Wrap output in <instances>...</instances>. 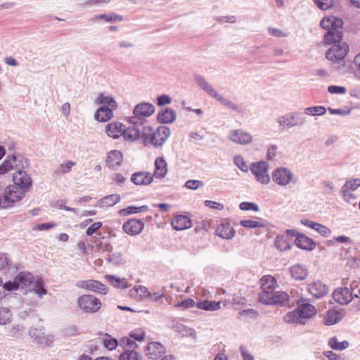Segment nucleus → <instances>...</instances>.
Wrapping results in <instances>:
<instances>
[{"mask_svg": "<svg viewBox=\"0 0 360 360\" xmlns=\"http://www.w3.org/2000/svg\"><path fill=\"white\" fill-rule=\"evenodd\" d=\"M171 134L169 127L161 126L155 131L150 126H143L141 130V139L146 144L150 143L155 147L162 146Z\"/></svg>", "mask_w": 360, "mask_h": 360, "instance_id": "1", "label": "nucleus"}, {"mask_svg": "<svg viewBox=\"0 0 360 360\" xmlns=\"http://www.w3.org/2000/svg\"><path fill=\"white\" fill-rule=\"evenodd\" d=\"M195 83L202 89L209 96L217 99L224 106L239 112L240 107L232 102L231 101L225 98L223 96L218 94L217 91L201 75H195L194 76Z\"/></svg>", "mask_w": 360, "mask_h": 360, "instance_id": "2", "label": "nucleus"}, {"mask_svg": "<svg viewBox=\"0 0 360 360\" xmlns=\"http://www.w3.org/2000/svg\"><path fill=\"white\" fill-rule=\"evenodd\" d=\"M269 168V163L264 160L254 162L250 165V171L252 174L255 181L258 184L264 186H266L271 182Z\"/></svg>", "mask_w": 360, "mask_h": 360, "instance_id": "3", "label": "nucleus"}, {"mask_svg": "<svg viewBox=\"0 0 360 360\" xmlns=\"http://www.w3.org/2000/svg\"><path fill=\"white\" fill-rule=\"evenodd\" d=\"M77 306L79 311L87 314H95L102 306L101 300L90 294H84L77 297Z\"/></svg>", "mask_w": 360, "mask_h": 360, "instance_id": "4", "label": "nucleus"}, {"mask_svg": "<svg viewBox=\"0 0 360 360\" xmlns=\"http://www.w3.org/2000/svg\"><path fill=\"white\" fill-rule=\"evenodd\" d=\"M155 110V106L148 102H141L135 105L133 115L129 117V122L131 124H143L146 118L150 117Z\"/></svg>", "mask_w": 360, "mask_h": 360, "instance_id": "5", "label": "nucleus"}, {"mask_svg": "<svg viewBox=\"0 0 360 360\" xmlns=\"http://www.w3.org/2000/svg\"><path fill=\"white\" fill-rule=\"evenodd\" d=\"M47 294V290L44 285L37 286V288L27 289L23 295L22 301V307H28L30 310L35 308L39 300Z\"/></svg>", "mask_w": 360, "mask_h": 360, "instance_id": "6", "label": "nucleus"}, {"mask_svg": "<svg viewBox=\"0 0 360 360\" xmlns=\"http://www.w3.org/2000/svg\"><path fill=\"white\" fill-rule=\"evenodd\" d=\"M24 191L17 186H8L1 193V208L11 207L24 196Z\"/></svg>", "mask_w": 360, "mask_h": 360, "instance_id": "7", "label": "nucleus"}, {"mask_svg": "<svg viewBox=\"0 0 360 360\" xmlns=\"http://www.w3.org/2000/svg\"><path fill=\"white\" fill-rule=\"evenodd\" d=\"M271 177L275 184L281 187H286L296 182L292 170L285 167L275 168L271 172Z\"/></svg>", "mask_w": 360, "mask_h": 360, "instance_id": "8", "label": "nucleus"}, {"mask_svg": "<svg viewBox=\"0 0 360 360\" xmlns=\"http://www.w3.org/2000/svg\"><path fill=\"white\" fill-rule=\"evenodd\" d=\"M28 335L32 342L40 347H50L53 345L55 337L51 333H46L42 328H31Z\"/></svg>", "mask_w": 360, "mask_h": 360, "instance_id": "9", "label": "nucleus"}, {"mask_svg": "<svg viewBox=\"0 0 360 360\" xmlns=\"http://www.w3.org/2000/svg\"><path fill=\"white\" fill-rule=\"evenodd\" d=\"M305 118L298 112L288 113L277 117L276 123L283 129H288L305 124Z\"/></svg>", "mask_w": 360, "mask_h": 360, "instance_id": "10", "label": "nucleus"}, {"mask_svg": "<svg viewBox=\"0 0 360 360\" xmlns=\"http://www.w3.org/2000/svg\"><path fill=\"white\" fill-rule=\"evenodd\" d=\"M26 161L20 155L8 156L0 165V174H5L10 171L24 169Z\"/></svg>", "mask_w": 360, "mask_h": 360, "instance_id": "11", "label": "nucleus"}, {"mask_svg": "<svg viewBox=\"0 0 360 360\" xmlns=\"http://www.w3.org/2000/svg\"><path fill=\"white\" fill-rule=\"evenodd\" d=\"M229 141L240 146H248L253 142L254 137L251 133L243 129H232L228 135Z\"/></svg>", "mask_w": 360, "mask_h": 360, "instance_id": "12", "label": "nucleus"}, {"mask_svg": "<svg viewBox=\"0 0 360 360\" xmlns=\"http://www.w3.org/2000/svg\"><path fill=\"white\" fill-rule=\"evenodd\" d=\"M17 281L19 283L20 287L34 288H37V286L44 285V282L42 279L38 276H34L30 272L23 271L18 274L17 276Z\"/></svg>", "mask_w": 360, "mask_h": 360, "instance_id": "13", "label": "nucleus"}, {"mask_svg": "<svg viewBox=\"0 0 360 360\" xmlns=\"http://www.w3.org/2000/svg\"><path fill=\"white\" fill-rule=\"evenodd\" d=\"M349 52V46L346 42L333 44L326 52L327 59L332 61L342 60Z\"/></svg>", "mask_w": 360, "mask_h": 360, "instance_id": "14", "label": "nucleus"}, {"mask_svg": "<svg viewBox=\"0 0 360 360\" xmlns=\"http://www.w3.org/2000/svg\"><path fill=\"white\" fill-rule=\"evenodd\" d=\"M357 287L354 284H350L349 287L345 286L337 288L333 293L334 300L340 304H347L353 299V293L352 290Z\"/></svg>", "mask_w": 360, "mask_h": 360, "instance_id": "15", "label": "nucleus"}, {"mask_svg": "<svg viewBox=\"0 0 360 360\" xmlns=\"http://www.w3.org/2000/svg\"><path fill=\"white\" fill-rule=\"evenodd\" d=\"M76 286L86 290L92 291L103 295H106L108 289L105 285L96 280L79 281Z\"/></svg>", "mask_w": 360, "mask_h": 360, "instance_id": "16", "label": "nucleus"}, {"mask_svg": "<svg viewBox=\"0 0 360 360\" xmlns=\"http://www.w3.org/2000/svg\"><path fill=\"white\" fill-rule=\"evenodd\" d=\"M215 234L224 240L232 239L236 231L230 221L227 219H222L215 229Z\"/></svg>", "mask_w": 360, "mask_h": 360, "instance_id": "17", "label": "nucleus"}, {"mask_svg": "<svg viewBox=\"0 0 360 360\" xmlns=\"http://www.w3.org/2000/svg\"><path fill=\"white\" fill-rule=\"evenodd\" d=\"M260 285L262 291L259 295V302L262 301L263 294L269 295L278 287L276 278L271 275L263 276L260 279Z\"/></svg>", "mask_w": 360, "mask_h": 360, "instance_id": "18", "label": "nucleus"}, {"mask_svg": "<svg viewBox=\"0 0 360 360\" xmlns=\"http://www.w3.org/2000/svg\"><path fill=\"white\" fill-rule=\"evenodd\" d=\"M307 292L315 298H321L328 292V286L321 281H314L307 287Z\"/></svg>", "mask_w": 360, "mask_h": 360, "instance_id": "19", "label": "nucleus"}, {"mask_svg": "<svg viewBox=\"0 0 360 360\" xmlns=\"http://www.w3.org/2000/svg\"><path fill=\"white\" fill-rule=\"evenodd\" d=\"M297 310L304 322L312 318L316 314V307L306 300H300L297 302Z\"/></svg>", "mask_w": 360, "mask_h": 360, "instance_id": "20", "label": "nucleus"}, {"mask_svg": "<svg viewBox=\"0 0 360 360\" xmlns=\"http://www.w3.org/2000/svg\"><path fill=\"white\" fill-rule=\"evenodd\" d=\"M288 299V295L286 292L283 291H274L269 295L263 294L262 301L260 302L266 305L278 304L287 301Z\"/></svg>", "mask_w": 360, "mask_h": 360, "instance_id": "21", "label": "nucleus"}, {"mask_svg": "<svg viewBox=\"0 0 360 360\" xmlns=\"http://www.w3.org/2000/svg\"><path fill=\"white\" fill-rule=\"evenodd\" d=\"M144 226L145 224L141 220L131 219L124 223L122 229L127 234L136 236L142 232Z\"/></svg>", "mask_w": 360, "mask_h": 360, "instance_id": "22", "label": "nucleus"}, {"mask_svg": "<svg viewBox=\"0 0 360 360\" xmlns=\"http://www.w3.org/2000/svg\"><path fill=\"white\" fill-rule=\"evenodd\" d=\"M13 180L14 181L13 186H17L24 191L30 188L32 183L31 178L23 169L15 172L13 175Z\"/></svg>", "mask_w": 360, "mask_h": 360, "instance_id": "23", "label": "nucleus"}, {"mask_svg": "<svg viewBox=\"0 0 360 360\" xmlns=\"http://www.w3.org/2000/svg\"><path fill=\"white\" fill-rule=\"evenodd\" d=\"M300 223L302 225L315 231L316 232L319 233L322 237L327 238L330 236L332 233L331 230L327 226L321 224L319 222H316L304 218L300 220Z\"/></svg>", "mask_w": 360, "mask_h": 360, "instance_id": "24", "label": "nucleus"}, {"mask_svg": "<svg viewBox=\"0 0 360 360\" xmlns=\"http://www.w3.org/2000/svg\"><path fill=\"white\" fill-rule=\"evenodd\" d=\"M165 353V348L158 342H149L146 347V355L150 359L158 360Z\"/></svg>", "mask_w": 360, "mask_h": 360, "instance_id": "25", "label": "nucleus"}, {"mask_svg": "<svg viewBox=\"0 0 360 360\" xmlns=\"http://www.w3.org/2000/svg\"><path fill=\"white\" fill-rule=\"evenodd\" d=\"M94 103L110 108L112 110H116L118 108V103L115 98L106 92L100 93L95 98Z\"/></svg>", "mask_w": 360, "mask_h": 360, "instance_id": "26", "label": "nucleus"}, {"mask_svg": "<svg viewBox=\"0 0 360 360\" xmlns=\"http://www.w3.org/2000/svg\"><path fill=\"white\" fill-rule=\"evenodd\" d=\"M123 155L120 150H112L108 153L106 165L112 169H117L122 163Z\"/></svg>", "mask_w": 360, "mask_h": 360, "instance_id": "27", "label": "nucleus"}, {"mask_svg": "<svg viewBox=\"0 0 360 360\" xmlns=\"http://www.w3.org/2000/svg\"><path fill=\"white\" fill-rule=\"evenodd\" d=\"M154 176L148 172H139L134 173L131 178V181L138 186H146L151 184Z\"/></svg>", "mask_w": 360, "mask_h": 360, "instance_id": "28", "label": "nucleus"}, {"mask_svg": "<svg viewBox=\"0 0 360 360\" xmlns=\"http://www.w3.org/2000/svg\"><path fill=\"white\" fill-rule=\"evenodd\" d=\"M124 127V125L121 122H112L105 126V132L109 137L116 139L122 136Z\"/></svg>", "mask_w": 360, "mask_h": 360, "instance_id": "29", "label": "nucleus"}, {"mask_svg": "<svg viewBox=\"0 0 360 360\" xmlns=\"http://www.w3.org/2000/svg\"><path fill=\"white\" fill-rule=\"evenodd\" d=\"M155 171L154 178L162 179L166 176L168 173V166L166 160L162 158L158 157L155 160Z\"/></svg>", "mask_w": 360, "mask_h": 360, "instance_id": "30", "label": "nucleus"}, {"mask_svg": "<svg viewBox=\"0 0 360 360\" xmlns=\"http://www.w3.org/2000/svg\"><path fill=\"white\" fill-rule=\"evenodd\" d=\"M295 244L298 248L308 251H311L316 248L315 241L304 233H301L295 238Z\"/></svg>", "mask_w": 360, "mask_h": 360, "instance_id": "31", "label": "nucleus"}, {"mask_svg": "<svg viewBox=\"0 0 360 360\" xmlns=\"http://www.w3.org/2000/svg\"><path fill=\"white\" fill-rule=\"evenodd\" d=\"M342 25V20L333 15L323 18L320 22L321 27L328 32L333 30V28H341Z\"/></svg>", "mask_w": 360, "mask_h": 360, "instance_id": "32", "label": "nucleus"}, {"mask_svg": "<svg viewBox=\"0 0 360 360\" xmlns=\"http://www.w3.org/2000/svg\"><path fill=\"white\" fill-rule=\"evenodd\" d=\"M122 136L124 139L128 142H134L139 137L141 138V131L138 127V124H132L125 129H123Z\"/></svg>", "mask_w": 360, "mask_h": 360, "instance_id": "33", "label": "nucleus"}, {"mask_svg": "<svg viewBox=\"0 0 360 360\" xmlns=\"http://www.w3.org/2000/svg\"><path fill=\"white\" fill-rule=\"evenodd\" d=\"M172 228L176 231H182L190 229L193 224L191 220L186 216L178 215L171 222Z\"/></svg>", "mask_w": 360, "mask_h": 360, "instance_id": "34", "label": "nucleus"}, {"mask_svg": "<svg viewBox=\"0 0 360 360\" xmlns=\"http://www.w3.org/2000/svg\"><path fill=\"white\" fill-rule=\"evenodd\" d=\"M290 275L292 278L297 281L304 280L308 276V269L303 264H297L290 268Z\"/></svg>", "mask_w": 360, "mask_h": 360, "instance_id": "35", "label": "nucleus"}, {"mask_svg": "<svg viewBox=\"0 0 360 360\" xmlns=\"http://www.w3.org/2000/svg\"><path fill=\"white\" fill-rule=\"evenodd\" d=\"M113 110L110 108L101 106L95 112L94 118L98 122H106L114 117Z\"/></svg>", "mask_w": 360, "mask_h": 360, "instance_id": "36", "label": "nucleus"}, {"mask_svg": "<svg viewBox=\"0 0 360 360\" xmlns=\"http://www.w3.org/2000/svg\"><path fill=\"white\" fill-rule=\"evenodd\" d=\"M176 112L169 108L160 111L157 116L158 120L164 124L172 123L176 120Z\"/></svg>", "mask_w": 360, "mask_h": 360, "instance_id": "37", "label": "nucleus"}, {"mask_svg": "<svg viewBox=\"0 0 360 360\" xmlns=\"http://www.w3.org/2000/svg\"><path fill=\"white\" fill-rule=\"evenodd\" d=\"M104 278L110 285L115 288L127 289L129 287L128 282L124 278H120L115 275H105Z\"/></svg>", "mask_w": 360, "mask_h": 360, "instance_id": "38", "label": "nucleus"}, {"mask_svg": "<svg viewBox=\"0 0 360 360\" xmlns=\"http://www.w3.org/2000/svg\"><path fill=\"white\" fill-rule=\"evenodd\" d=\"M340 28H333V30L328 31L324 37V41L326 44H339L344 42L342 39V33L340 31Z\"/></svg>", "mask_w": 360, "mask_h": 360, "instance_id": "39", "label": "nucleus"}, {"mask_svg": "<svg viewBox=\"0 0 360 360\" xmlns=\"http://www.w3.org/2000/svg\"><path fill=\"white\" fill-rule=\"evenodd\" d=\"M120 200V196L118 194H111L101 198L97 204L99 207H112L119 202Z\"/></svg>", "mask_w": 360, "mask_h": 360, "instance_id": "40", "label": "nucleus"}, {"mask_svg": "<svg viewBox=\"0 0 360 360\" xmlns=\"http://www.w3.org/2000/svg\"><path fill=\"white\" fill-rule=\"evenodd\" d=\"M283 321L286 323L305 324L297 309L288 312L283 316Z\"/></svg>", "mask_w": 360, "mask_h": 360, "instance_id": "41", "label": "nucleus"}, {"mask_svg": "<svg viewBox=\"0 0 360 360\" xmlns=\"http://www.w3.org/2000/svg\"><path fill=\"white\" fill-rule=\"evenodd\" d=\"M342 319V313L335 310H329L324 318V323L327 326H333L340 321Z\"/></svg>", "mask_w": 360, "mask_h": 360, "instance_id": "42", "label": "nucleus"}, {"mask_svg": "<svg viewBox=\"0 0 360 360\" xmlns=\"http://www.w3.org/2000/svg\"><path fill=\"white\" fill-rule=\"evenodd\" d=\"M198 309L205 311H217L221 308V302L204 300L196 304Z\"/></svg>", "mask_w": 360, "mask_h": 360, "instance_id": "43", "label": "nucleus"}, {"mask_svg": "<svg viewBox=\"0 0 360 360\" xmlns=\"http://www.w3.org/2000/svg\"><path fill=\"white\" fill-rule=\"evenodd\" d=\"M328 344L332 349L337 351H342L346 349L349 345L348 341L344 340L342 342H339L338 339L336 337L330 338L328 341Z\"/></svg>", "mask_w": 360, "mask_h": 360, "instance_id": "44", "label": "nucleus"}, {"mask_svg": "<svg viewBox=\"0 0 360 360\" xmlns=\"http://www.w3.org/2000/svg\"><path fill=\"white\" fill-rule=\"evenodd\" d=\"M148 210V207L147 205H142L140 207L129 206L127 208L121 209L119 211V214L120 216H127L131 214L146 212Z\"/></svg>", "mask_w": 360, "mask_h": 360, "instance_id": "45", "label": "nucleus"}, {"mask_svg": "<svg viewBox=\"0 0 360 360\" xmlns=\"http://www.w3.org/2000/svg\"><path fill=\"white\" fill-rule=\"evenodd\" d=\"M129 294L134 297H140L141 299L147 298L149 295L148 288L143 285H136L129 290Z\"/></svg>", "mask_w": 360, "mask_h": 360, "instance_id": "46", "label": "nucleus"}, {"mask_svg": "<svg viewBox=\"0 0 360 360\" xmlns=\"http://www.w3.org/2000/svg\"><path fill=\"white\" fill-rule=\"evenodd\" d=\"M107 248L109 251V253L106 257L108 262L115 266L120 264L122 262V254L117 252H112V248L110 246H107Z\"/></svg>", "mask_w": 360, "mask_h": 360, "instance_id": "47", "label": "nucleus"}, {"mask_svg": "<svg viewBox=\"0 0 360 360\" xmlns=\"http://www.w3.org/2000/svg\"><path fill=\"white\" fill-rule=\"evenodd\" d=\"M93 20L97 22L101 20H103L105 22H120L122 21L123 18L122 16L115 13H110L96 15L93 18Z\"/></svg>", "mask_w": 360, "mask_h": 360, "instance_id": "48", "label": "nucleus"}, {"mask_svg": "<svg viewBox=\"0 0 360 360\" xmlns=\"http://www.w3.org/2000/svg\"><path fill=\"white\" fill-rule=\"evenodd\" d=\"M13 314L7 307H0V325L4 326L12 322Z\"/></svg>", "mask_w": 360, "mask_h": 360, "instance_id": "49", "label": "nucleus"}, {"mask_svg": "<svg viewBox=\"0 0 360 360\" xmlns=\"http://www.w3.org/2000/svg\"><path fill=\"white\" fill-rule=\"evenodd\" d=\"M326 108L323 106H311L304 108V112L309 116H322L326 113Z\"/></svg>", "mask_w": 360, "mask_h": 360, "instance_id": "50", "label": "nucleus"}, {"mask_svg": "<svg viewBox=\"0 0 360 360\" xmlns=\"http://www.w3.org/2000/svg\"><path fill=\"white\" fill-rule=\"evenodd\" d=\"M275 247L280 251H286L290 249L291 246L283 236H278L274 240Z\"/></svg>", "mask_w": 360, "mask_h": 360, "instance_id": "51", "label": "nucleus"}, {"mask_svg": "<svg viewBox=\"0 0 360 360\" xmlns=\"http://www.w3.org/2000/svg\"><path fill=\"white\" fill-rule=\"evenodd\" d=\"M103 343V346L110 351L115 349L119 345L117 340L108 334L104 335Z\"/></svg>", "mask_w": 360, "mask_h": 360, "instance_id": "52", "label": "nucleus"}, {"mask_svg": "<svg viewBox=\"0 0 360 360\" xmlns=\"http://www.w3.org/2000/svg\"><path fill=\"white\" fill-rule=\"evenodd\" d=\"M234 165L243 172H248L250 170V166L240 155H236L233 158Z\"/></svg>", "mask_w": 360, "mask_h": 360, "instance_id": "53", "label": "nucleus"}, {"mask_svg": "<svg viewBox=\"0 0 360 360\" xmlns=\"http://www.w3.org/2000/svg\"><path fill=\"white\" fill-rule=\"evenodd\" d=\"M278 155V147L276 144H269L266 147V159L274 161Z\"/></svg>", "mask_w": 360, "mask_h": 360, "instance_id": "54", "label": "nucleus"}, {"mask_svg": "<svg viewBox=\"0 0 360 360\" xmlns=\"http://www.w3.org/2000/svg\"><path fill=\"white\" fill-rule=\"evenodd\" d=\"M352 191L349 190L348 188L344 187L343 186L341 187V195L343 198V200L349 203V204H353L355 200L356 199V196L355 194H354Z\"/></svg>", "mask_w": 360, "mask_h": 360, "instance_id": "55", "label": "nucleus"}, {"mask_svg": "<svg viewBox=\"0 0 360 360\" xmlns=\"http://www.w3.org/2000/svg\"><path fill=\"white\" fill-rule=\"evenodd\" d=\"M25 330V327L21 324H13L8 330V335L12 338H19L21 333Z\"/></svg>", "mask_w": 360, "mask_h": 360, "instance_id": "56", "label": "nucleus"}, {"mask_svg": "<svg viewBox=\"0 0 360 360\" xmlns=\"http://www.w3.org/2000/svg\"><path fill=\"white\" fill-rule=\"evenodd\" d=\"M315 5L322 11H326L335 4V0H314Z\"/></svg>", "mask_w": 360, "mask_h": 360, "instance_id": "57", "label": "nucleus"}, {"mask_svg": "<svg viewBox=\"0 0 360 360\" xmlns=\"http://www.w3.org/2000/svg\"><path fill=\"white\" fill-rule=\"evenodd\" d=\"M195 305V301L193 299L188 298L174 304V307L176 309L185 310L191 309Z\"/></svg>", "mask_w": 360, "mask_h": 360, "instance_id": "58", "label": "nucleus"}, {"mask_svg": "<svg viewBox=\"0 0 360 360\" xmlns=\"http://www.w3.org/2000/svg\"><path fill=\"white\" fill-rule=\"evenodd\" d=\"M120 360H139V354L134 350L126 349L120 354Z\"/></svg>", "mask_w": 360, "mask_h": 360, "instance_id": "59", "label": "nucleus"}, {"mask_svg": "<svg viewBox=\"0 0 360 360\" xmlns=\"http://www.w3.org/2000/svg\"><path fill=\"white\" fill-rule=\"evenodd\" d=\"M240 224L245 227L249 229H255L259 227H264V224L259 221L251 220V219H244L240 221Z\"/></svg>", "mask_w": 360, "mask_h": 360, "instance_id": "60", "label": "nucleus"}, {"mask_svg": "<svg viewBox=\"0 0 360 360\" xmlns=\"http://www.w3.org/2000/svg\"><path fill=\"white\" fill-rule=\"evenodd\" d=\"M344 187L351 191H355L360 187V178H352L345 181Z\"/></svg>", "mask_w": 360, "mask_h": 360, "instance_id": "61", "label": "nucleus"}, {"mask_svg": "<svg viewBox=\"0 0 360 360\" xmlns=\"http://www.w3.org/2000/svg\"><path fill=\"white\" fill-rule=\"evenodd\" d=\"M130 338L135 340L143 342L146 338V333L142 329H136L130 332Z\"/></svg>", "mask_w": 360, "mask_h": 360, "instance_id": "62", "label": "nucleus"}, {"mask_svg": "<svg viewBox=\"0 0 360 360\" xmlns=\"http://www.w3.org/2000/svg\"><path fill=\"white\" fill-rule=\"evenodd\" d=\"M239 207L243 211L253 210L255 212H258L259 210L257 204L250 202H243L240 203Z\"/></svg>", "mask_w": 360, "mask_h": 360, "instance_id": "63", "label": "nucleus"}, {"mask_svg": "<svg viewBox=\"0 0 360 360\" xmlns=\"http://www.w3.org/2000/svg\"><path fill=\"white\" fill-rule=\"evenodd\" d=\"M120 345L128 348L127 349L129 350H133L132 349L137 346L135 342L129 337L122 338L120 340Z\"/></svg>", "mask_w": 360, "mask_h": 360, "instance_id": "64", "label": "nucleus"}]
</instances>
